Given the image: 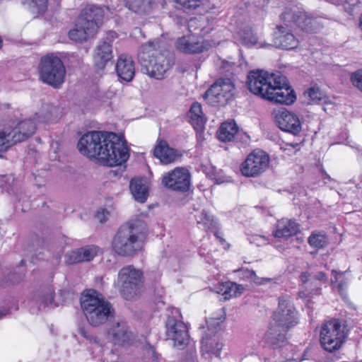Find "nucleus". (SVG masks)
Instances as JSON below:
<instances>
[{"label":"nucleus","mask_w":362,"mask_h":362,"mask_svg":"<svg viewBox=\"0 0 362 362\" xmlns=\"http://www.w3.org/2000/svg\"><path fill=\"white\" fill-rule=\"evenodd\" d=\"M250 92L275 103L287 105L296 98L286 77L269 74L262 70H250Z\"/></svg>","instance_id":"1"},{"label":"nucleus","mask_w":362,"mask_h":362,"mask_svg":"<svg viewBox=\"0 0 362 362\" xmlns=\"http://www.w3.org/2000/svg\"><path fill=\"white\" fill-rule=\"evenodd\" d=\"M148 235L146 222L135 218L121 226L112 240V250L118 256L132 258L143 250Z\"/></svg>","instance_id":"2"},{"label":"nucleus","mask_w":362,"mask_h":362,"mask_svg":"<svg viewBox=\"0 0 362 362\" xmlns=\"http://www.w3.org/2000/svg\"><path fill=\"white\" fill-rule=\"evenodd\" d=\"M100 142H97L95 157L98 161L106 166L121 165L129 158V148L121 136L111 132H103Z\"/></svg>","instance_id":"3"},{"label":"nucleus","mask_w":362,"mask_h":362,"mask_svg":"<svg viewBox=\"0 0 362 362\" xmlns=\"http://www.w3.org/2000/svg\"><path fill=\"white\" fill-rule=\"evenodd\" d=\"M104 9L95 5L84 7L76 21L75 26L69 32V37L76 42L82 43L93 37L102 25Z\"/></svg>","instance_id":"4"},{"label":"nucleus","mask_w":362,"mask_h":362,"mask_svg":"<svg viewBox=\"0 0 362 362\" xmlns=\"http://www.w3.org/2000/svg\"><path fill=\"white\" fill-rule=\"evenodd\" d=\"M81 306L88 323L98 327L105 323L114 315L112 304L95 291L85 295L81 300Z\"/></svg>","instance_id":"5"},{"label":"nucleus","mask_w":362,"mask_h":362,"mask_svg":"<svg viewBox=\"0 0 362 362\" xmlns=\"http://www.w3.org/2000/svg\"><path fill=\"white\" fill-rule=\"evenodd\" d=\"M142 71L150 77L156 79L163 78L165 72L172 66V60L154 48L153 42L142 47L139 54Z\"/></svg>","instance_id":"6"},{"label":"nucleus","mask_w":362,"mask_h":362,"mask_svg":"<svg viewBox=\"0 0 362 362\" xmlns=\"http://www.w3.org/2000/svg\"><path fill=\"white\" fill-rule=\"evenodd\" d=\"M144 284L143 272L134 265H127L119 271L115 286L124 299L132 300L141 294Z\"/></svg>","instance_id":"7"},{"label":"nucleus","mask_w":362,"mask_h":362,"mask_svg":"<svg viewBox=\"0 0 362 362\" xmlns=\"http://www.w3.org/2000/svg\"><path fill=\"white\" fill-rule=\"evenodd\" d=\"M347 334L346 326L339 320L332 319L322 325L320 342L324 350L332 353L341 347Z\"/></svg>","instance_id":"8"},{"label":"nucleus","mask_w":362,"mask_h":362,"mask_svg":"<svg viewBox=\"0 0 362 362\" xmlns=\"http://www.w3.org/2000/svg\"><path fill=\"white\" fill-rule=\"evenodd\" d=\"M41 80L55 88L64 83L66 70L61 59L53 54L42 57L39 65Z\"/></svg>","instance_id":"9"},{"label":"nucleus","mask_w":362,"mask_h":362,"mask_svg":"<svg viewBox=\"0 0 362 362\" xmlns=\"http://www.w3.org/2000/svg\"><path fill=\"white\" fill-rule=\"evenodd\" d=\"M172 316H169L165 323L166 335L173 341V346L182 349L187 344L189 335L187 325L182 320L178 309H173Z\"/></svg>","instance_id":"10"},{"label":"nucleus","mask_w":362,"mask_h":362,"mask_svg":"<svg viewBox=\"0 0 362 362\" xmlns=\"http://www.w3.org/2000/svg\"><path fill=\"white\" fill-rule=\"evenodd\" d=\"M235 86L229 78L218 79L204 93L206 102L212 106H224L234 95Z\"/></svg>","instance_id":"11"},{"label":"nucleus","mask_w":362,"mask_h":362,"mask_svg":"<svg viewBox=\"0 0 362 362\" xmlns=\"http://www.w3.org/2000/svg\"><path fill=\"white\" fill-rule=\"evenodd\" d=\"M281 329L289 330L298 323V313L288 297L279 298V306L273 313L272 321Z\"/></svg>","instance_id":"12"},{"label":"nucleus","mask_w":362,"mask_h":362,"mask_svg":"<svg viewBox=\"0 0 362 362\" xmlns=\"http://www.w3.org/2000/svg\"><path fill=\"white\" fill-rule=\"evenodd\" d=\"M162 185L173 192L185 193L189 190L191 186V175L189 171L182 167L165 173L162 176Z\"/></svg>","instance_id":"13"},{"label":"nucleus","mask_w":362,"mask_h":362,"mask_svg":"<svg viewBox=\"0 0 362 362\" xmlns=\"http://www.w3.org/2000/svg\"><path fill=\"white\" fill-rule=\"evenodd\" d=\"M220 322L211 319L207 322L208 332L204 334L202 339V352L203 355L213 354L216 357L220 355L223 344L219 341L216 332L219 329Z\"/></svg>","instance_id":"14"},{"label":"nucleus","mask_w":362,"mask_h":362,"mask_svg":"<svg viewBox=\"0 0 362 362\" xmlns=\"http://www.w3.org/2000/svg\"><path fill=\"white\" fill-rule=\"evenodd\" d=\"M117 37V33L110 31L107 35V40L100 41L97 45L93 55L94 65L99 70H103L107 63L112 58V48L111 41Z\"/></svg>","instance_id":"15"},{"label":"nucleus","mask_w":362,"mask_h":362,"mask_svg":"<svg viewBox=\"0 0 362 362\" xmlns=\"http://www.w3.org/2000/svg\"><path fill=\"white\" fill-rule=\"evenodd\" d=\"M103 135V131H90L84 134L77 144L79 152L83 156L93 159L97 155V142L101 141ZM98 153H100V151Z\"/></svg>","instance_id":"16"},{"label":"nucleus","mask_w":362,"mask_h":362,"mask_svg":"<svg viewBox=\"0 0 362 362\" xmlns=\"http://www.w3.org/2000/svg\"><path fill=\"white\" fill-rule=\"evenodd\" d=\"M275 121L278 127L284 132L296 135L301 131L302 125L299 117L285 109L276 113Z\"/></svg>","instance_id":"17"},{"label":"nucleus","mask_w":362,"mask_h":362,"mask_svg":"<svg viewBox=\"0 0 362 362\" xmlns=\"http://www.w3.org/2000/svg\"><path fill=\"white\" fill-rule=\"evenodd\" d=\"M177 50L185 54H199L208 49L207 45L204 40L194 35H185L178 37L175 42Z\"/></svg>","instance_id":"18"},{"label":"nucleus","mask_w":362,"mask_h":362,"mask_svg":"<svg viewBox=\"0 0 362 362\" xmlns=\"http://www.w3.org/2000/svg\"><path fill=\"white\" fill-rule=\"evenodd\" d=\"M108 337L115 345L124 346L133 339V334L126 322L113 323L109 328Z\"/></svg>","instance_id":"19"},{"label":"nucleus","mask_w":362,"mask_h":362,"mask_svg":"<svg viewBox=\"0 0 362 362\" xmlns=\"http://www.w3.org/2000/svg\"><path fill=\"white\" fill-rule=\"evenodd\" d=\"M274 44L278 48L284 49H293L299 45V40L284 25L276 26L274 33Z\"/></svg>","instance_id":"20"},{"label":"nucleus","mask_w":362,"mask_h":362,"mask_svg":"<svg viewBox=\"0 0 362 362\" xmlns=\"http://www.w3.org/2000/svg\"><path fill=\"white\" fill-rule=\"evenodd\" d=\"M9 123L12 126V135H13L14 139L17 140L18 143L27 140L36 130V123L32 119Z\"/></svg>","instance_id":"21"},{"label":"nucleus","mask_w":362,"mask_h":362,"mask_svg":"<svg viewBox=\"0 0 362 362\" xmlns=\"http://www.w3.org/2000/svg\"><path fill=\"white\" fill-rule=\"evenodd\" d=\"M9 123L12 126V135H13L14 139L17 140L18 143L27 140L36 130V123L32 119Z\"/></svg>","instance_id":"22"},{"label":"nucleus","mask_w":362,"mask_h":362,"mask_svg":"<svg viewBox=\"0 0 362 362\" xmlns=\"http://www.w3.org/2000/svg\"><path fill=\"white\" fill-rule=\"evenodd\" d=\"M115 70L120 80L132 81L135 75V64L132 57L127 54H120L116 63Z\"/></svg>","instance_id":"23"},{"label":"nucleus","mask_w":362,"mask_h":362,"mask_svg":"<svg viewBox=\"0 0 362 362\" xmlns=\"http://www.w3.org/2000/svg\"><path fill=\"white\" fill-rule=\"evenodd\" d=\"M270 158L264 151L257 148L250 153V177L262 174L269 168Z\"/></svg>","instance_id":"24"},{"label":"nucleus","mask_w":362,"mask_h":362,"mask_svg":"<svg viewBox=\"0 0 362 362\" xmlns=\"http://www.w3.org/2000/svg\"><path fill=\"white\" fill-rule=\"evenodd\" d=\"M97 255V247L93 245L85 246L69 252L66 255V262L74 264L82 262H89Z\"/></svg>","instance_id":"25"},{"label":"nucleus","mask_w":362,"mask_h":362,"mask_svg":"<svg viewBox=\"0 0 362 362\" xmlns=\"http://www.w3.org/2000/svg\"><path fill=\"white\" fill-rule=\"evenodd\" d=\"M288 331L281 329L279 326L270 322L268 331L264 336L265 343L274 349L283 346L286 341V332Z\"/></svg>","instance_id":"26"},{"label":"nucleus","mask_w":362,"mask_h":362,"mask_svg":"<svg viewBox=\"0 0 362 362\" xmlns=\"http://www.w3.org/2000/svg\"><path fill=\"white\" fill-rule=\"evenodd\" d=\"M155 157L158 158L161 163L167 165L175 161L178 154L177 151L170 148L165 141H160L153 151Z\"/></svg>","instance_id":"27"},{"label":"nucleus","mask_w":362,"mask_h":362,"mask_svg":"<svg viewBox=\"0 0 362 362\" xmlns=\"http://www.w3.org/2000/svg\"><path fill=\"white\" fill-rule=\"evenodd\" d=\"M298 230V224L295 221L288 219H281L277 223L274 236L276 238H288L295 235Z\"/></svg>","instance_id":"28"},{"label":"nucleus","mask_w":362,"mask_h":362,"mask_svg":"<svg viewBox=\"0 0 362 362\" xmlns=\"http://www.w3.org/2000/svg\"><path fill=\"white\" fill-rule=\"evenodd\" d=\"M302 11L296 6L286 7L280 15V19L287 28H295L298 21L303 18L300 16Z\"/></svg>","instance_id":"29"},{"label":"nucleus","mask_w":362,"mask_h":362,"mask_svg":"<svg viewBox=\"0 0 362 362\" xmlns=\"http://www.w3.org/2000/svg\"><path fill=\"white\" fill-rule=\"evenodd\" d=\"M235 135L240 136L238 127L233 120L223 122L217 131L218 139L223 142L230 141Z\"/></svg>","instance_id":"30"},{"label":"nucleus","mask_w":362,"mask_h":362,"mask_svg":"<svg viewBox=\"0 0 362 362\" xmlns=\"http://www.w3.org/2000/svg\"><path fill=\"white\" fill-rule=\"evenodd\" d=\"M17 143L12 135V126L10 123L0 125V152L6 151Z\"/></svg>","instance_id":"31"},{"label":"nucleus","mask_w":362,"mask_h":362,"mask_svg":"<svg viewBox=\"0 0 362 362\" xmlns=\"http://www.w3.org/2000/svg\"><path fill=\"white\" fill-rule=\"evenodd\" d=\"M129 188L135 200L141 203H144L146 201L148 196V192L141 179H132Z\"/></svg>","instance_id":"32"},{"label":"nucleus","mask_w":362,"mask_h":362,"mask_svg":"<svg viewBox=\"0 0 362 362\" xmlns=\"http://www.w3.org/2000/svg\"><path fill=\"white\" fill-rule=\"evenodd\" d=\"M189 122L192 127L197 129H202L205 126L206 119H205L202 110V105L199 103H194L189 111Z\"/></svg>","instance_id":"33"},{"label":"nucleus","mask_w":362,"mask_h":362,"mask_svg":"<svg viewBox=\"0 0 362 362\" xmlns=\"http://www.w3.org/2000/svg\"><path fill=\"white\" fill-rule=\"evenodd\" d=\"M300 16H303V18H300V20L298 21L296 28H299L306 32H315L320 28V26L317 18L312 15L302 11Z\"/></svg>","instance_id":"34"},{"label":"nucleus","mask_w":362,"mask_h":362,"mask_svg":"<svg viewBox=\"0 0 362 362\" xmlns=\"http://www.w3.org/2000/svg\"><path fill=\"white\" fill-rule=\"evenodd\" d=\"M238 290L239 286L238 284L231 281H227L218 286L217 293L223 296L224 300H226L240 294L241 292L238 291Z\"/></svg>","instance_id":"35"},{"label":"nucleus","mask_w":362,"mask_h":362,"mask_svg":"<svg viewBox=\"0 0 362 362\" xmlns=\"http://www.w3.org/2000/svg\"><path fill=\"white\" fill-rule=\"evenodd\" d=\"M126 6L136 13H146L151 6V0H124Z\"/></svg>","instance_id":"36"},{"label":"nucleus","mask_w":362,"mask_h":362,"mask_svg":"<svg viewBox=\"0 0 362 362\" xmlns=\"http://www.w3.org/2000/svg\"><path fill=\"white\" fill-rule=\"evenodd\" d=\"M197 223L203 226L205 230H212L216 228L217 223L214 220L205 210H202L198 215L195 216Z\"/></svg>","instance_id":"37"},{"label":"nucleus","mask_w":362,"mask_h":362,"mask_svg":"<svg viewBox=\"0 0 362 362\" xmlns=\"http://www.w3.org/2000/svg\"><path fill=\"white\" fill-rule=\"evenodd\" d=\"M329 240L325 233L313 232L308 238V243L313 247L321 249L327 245Z\"/></svg>","instance_id":"38"},{"label":"nucleus","mask_w":362,"mask_h":362,"mask_svg":"<svg viewBox=\"0 0 362 362\" xmlns=\"http://www.w3.org/2000/svg\"><path fill=\"white\" fill-rule=\"evenodd\" d=\"M25 4L29 6L33 13L42 15L45 13L48 6L47 0H25Z\"/></svg>","instance_id":"39"},{"label":"nucleus","mask_w":362,"mask_h":362,"mask_svg":"<svg viewBox=\"0 0 362 362\" xmlns=\"http://www.w3.org/2000/svg\"><path fill=\"white\" fill-rule=\"evenodd\" d=\"M304 95L309 98V103H317L325 98L324 93L317 86L310 87L305 92Z\"/></svg>","instance_id":"40"},{"label":"nucleus","mask_w":362,"mask_h":362,"mask_svg":"<svg viewBox=\"0 0 362 362\" xmlns=\"http://www.w3.org/2000/svg\"><path fill=\"white\" fill-rule=\"evenodd\" d=\"M146 356L151 362H161V356L156 352L155 349L153 346L147 344L145 348Z\"/></svg>","instance_id":"41"},{"label":"nucleus","mask_w":362,"mask_h":362,"mask_svg":"<svg viewBox=\"0 0 362 362\" xmlns=\"http://www.w3.org/2000/svg\"><path fill=\"white\" fill-rule=\"evenodd\" d=\"M203 0H175L185 9H195L202 4Z\"/></svg>","instance_id":"42"},{"label":"nucleus","mask_w":362,"mask_h":362,"mask_svg":"<svg viewBox=\"0 0 362 362\" xmlns=\"http://www.w3.org/2000/svg\"><path fill=\"white\" fill-rule=\"evenodd\" d=\"M15 178L12 174L4 175L0 176L1 187L9 190L14 185Z\"/></svg>","instance_id":"43"},{"label":"nucleus","mask_w":362,"mask_h":362,"mask_svg":"<svg viewBox=\"0 0 362 362\" xmlns=\"http://www.w3.org/2000/svg\"><path fill=\"white\" fill-rule=\"evenodd\" d=\"M352 84L362 92V69H359L351 75Z\"/></svg>","instance_id":"44"},{"label":"nucleus","mask_w":362,"mask_h":362,"mask_svg":"<svg viewBox=\"0 0 362 362\" xmlns=\"http://www.w3.org/2000/svg\"><path fill=\"white\" fill-rule=\"evenodd\" d=\"M54 292L52 289H49L47 292V293L42 298V305H43L44 307L49 306V305H54V307L57 306L56 304H54Z\"/></svg>","instance_id":"45"},{"label":"nucleus","mask_w":362,"mask_h":362,"mask_svg":"<svg viewBox=\"0 0 362 362\" xmlns=\"http://www.w3.org/2000/svg\"><path fill=\"white\" fill-rule=\"evenodd\" d=\"M240 63L238 66L240 69L244 70L245 72V86L247 89H249V70L247 69V63L245 59L243 58L241 50H240Z\"/></svg>","instance_id":"46"},{"label":"nucleus","mask_w":362,"mask_h":362,"mask_svg":"<svg viewBox=\"0 0 362 362\" xmlns=\"http://www.w3.org/2000/svg\"><path fill=\"white\" fill-rule=\"evenodd\" d=\"M250 281H253L255 284L258 285L265 284L271 281L270 279L267 278H259L257 276L255 272L252 270H250Z\"/></svg>","instance_id":"47"},{"label":"nucleus","mask_w":362,"mask_h":362,"mask_svg":"<svg viewBox=\"0 0 362 362\" xmlns=\"http://www.w3.org/2000/svg\"><path fill=\"white\" fill-rule=\"evenodd\" d=\"M264 46V41L250 32V47L260 48Z\"/></svg>","instance_id":"48"},{"label":"nucleus","mask_w":362,"mask_h":362,"mask_svg":"<svg viewBox=\"0 0 362 362\" xmlns=\"http://www.w3.org/2000/svg\"><path fill=\"white\" fill-rule=\"evenodd\" d=\"M239 170L243 176L249 177V155L240 165Z\"/></svg>","instance_id":"49"},{"label":"nucleus","mask_w":362,"mask_h":362,"mask_svg":"<svg viewBox=\"0 0 362 362\" xmlns=\"http://www.w3.org/2000/svg\"><path fill=\"white\" fill-rule=\"evenodd\" d=\"M62 0H49V6L50 9L54 12L59 11L62 8Z\"/></svg>","instance_id":"50"},{"label":"nucleus","mask_w":362,"mask_h":362,"mask_svg":"<svg viewBox=\"0 0 362 362\" xmlns=\"http://www.w3.org/2000/svg\"><path fill=\"white\" fill-rule=\"evenodd\" d=\"M194 130L196 131V133H197V142L199 144H202V141L204 140V130L205 129V126H204L202 129H197L196 127H193Z\"/></svg>","instance_id":"51"},{"label":"nucleus","mask_w":362,"mask_h":362,"mask_svg":"<svg viewBox=\"0 0 362 362\" xmlns=\"http://www.w3.org/2000/svg\"><path fill=\"white\" fill-rule=\"evenodd\" d=\"M347 281L341 280L337 285V289L341 296H344V291L347 286Z\"/></svg>","instance_id":"52"},{"label":"nucleus","mask_w":362,"mask_h":362,"mask_svg":"<svg viewBox=\"0 0 362 362\" xmlns=\"http://www.w3.org/2000/svg\"><path fill=\"white\" fill-rule=\"evenodd\" d=\"M108 214L107 211L105 210H103L101 211H98L96 214V218L101 222H105L107 219V215Z\"/></svg>","instance_id":"53"},{"label":"nucleus","mask_w":362,"mask_h":362,"mask_svg":"<svg viewBox=\"0 0 362 362\" xmlns=\"http://www.w3.org/2000/svg\"><path fill=\"white\" fill-rule=\"evenodd\" d=\"M252 2L257 7L264 8L267 5L269 0H252Z\"/></svg>","instance_id":"54"},{"label":"nucleus","mask_w":362,"mask_h":362,"mask_svg":"<svg viewBox=\"0 0 362 362\" xmlns=\"http://www.w3.org/2000/svg\"><path fill=\"white\" fill-rule=\"evenodd\" d=\"M78 334L87 339H90V336L88 334L86 329L84 327H78Z\"/></svg>","instance_id":"55"},{"label":"nucleus","mask_w":362,"mask_h":362,"mask_svg":"<svg viewBox=\"0 0 362 362\" xmlns=\"http://www.w3.org/2000/svg\"><path fill=\"white\" fill-rule=\"evenodd\" d=\"M332 274H334V279H332V285H334L335 283L338 282L339 279L341 277L344 273L332 270Z\"/></svg>","instance_id":"56"},{"label":"nucleus","mask_w":362,"mask_h":362,"mask_svg":"<svg viewBox=\"0 0 362 362\" xmlns=\"http://www.w3.org/2000/svg\"><path fill=\"white\" fill-rule=\"evenodd\" d=\"M230 180L228 177H215V182L218 185L223 184L225 182H229Z\"/></svg>","instance_id":"57"},{"label":"nucleus","mask_w":362,"mask_h":362,"mask_svg":"<svg viewBox=\"0 0 362 362\" xmlns=\"http://www.w3.org/2000/svg\"><path fill=\"white\" fill-rule=\"evenodd\" d=\"M217 226L215 229H213L211 231L214 233V235L216 236L217 239L222 243L225 242V240L221 237V233L217 230Z\"/></svg>","instance_id":"58"},{"label":"nucleus","mask_w":362,"mask_h":362,"mask_svg":"<svg viewBox=\"0 0 362 362\" xmlns=\"http://www.w3.org/2000/svg\"><path fill=\"white\" fill-rule=\"evenodd\" d=\"M310 276L308 272H303L300 276V279L303 283L305 284L308 281Z\"/></svg>","instance_id":"59"},{"label":"nucleus","mask_w":362,"mask_h":362,"mask_svg":"<svg viewBox=\"0 0 362 362\" xmlns=\"http://www.w3.org/2000/svg\"><path fill=\"white\" fill-rule=\"evenodd\" d=\"M325 273L322 272H318L315 276V279H317V280H323L325 279Z\"/></svg>","instance_id":"60"},{"label":"nucleus","mask_w":362,"mask_h":362,"mask_svg":"<svg viewBox=\"0 0 362 362\" xmlns=\"http://www.w3.org/2000/svg\"><path fill=\"white\" fill-rule=\"evenodd\" d=\"M298 296L300 298L303 299H306L308 298V295L304 291H300L298 292Z\"/></svg>","instance_id":"61"},{"label":"nucleus","mask_w":362,"mask_h":362,"mask_svg":"<svg viewBox=\"0 0 362 362\" xmlns=\"http://www.w3.org/2000/svg\"><path fill=\"white\" fill-rule=\"evenodd\" d=\"M245 146H243V144L241 143L239 146H238V148H244Z\"/></svg>","instance_id":"62"},{"label":"nucleus","mask_w":362,"mask_h":362,"mask_svg":"<svg viewBox=\"0 0 362 362\" xmlns=\"http://www.w3.org/2000/svg\"><path fill=\"white\" fill-rule=\"evenodd\" d=\"M286 362H296V360H288V361H287Z\"/></svg>","instance_id":"63"},{"label":"nucleus","mask_w":362,"mask_h":362,"mask_svg":"<svg viewBox=\"0 0 362 362\" xmlns=\"http://www.w3.org/2000/svg\"><path fill=\"white\" fill-rule=\"evenodd\" d=\"M245 137L246 139H248V138H249V136H248L247 134H245Z\"/></svg>","instance_id":"64"}]
</instances>
